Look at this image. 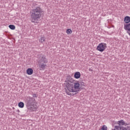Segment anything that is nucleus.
<instances>
[{
    "mask_svg": "<svg viewBox=\"0 0 130 130\" xmlns=\"http://www.w3.org/2000/svg\"><path fill=\"white\" fill-rule=\"evenodd\" d=\"M89 72H93V70H92L91 69H89Z\"/></svg>",
    "mask_w": 130,
    "mask_h": 130,
    "instance_id": "6ab92c4d",
    "label": "nucleus"
},
{
    "mask_svg": "<svg viewBox=\"0 0 130 130\" xmlns=\"http://www.w3.org/2000/svg\"><path fill=\"white\" fill-rule=\"evenodd\" d=\"M81 77V73L79 72H77L74 74V78L75 79H80Z\"/></svg>",
    "mask_w": 130,
    "mask_h": 130,
    "instance_id": "6e6552de",
    "label": "nucleus"
},
{
    "mask_svg": "<svg viewBox=\"0 0 130 130\" xmlns=\"http://www.w3.org/2000/svg\"><path fill=\"white\" fill-rule=\"evenodd\" d=\"M26 73L27 75H31L32 74H33V69L31 68H28L26 70Z\"/></svg>",
    "mask_w": 130,
    "mask_h": 130,
    "instance_id": "1a4fd4ad",
    "label": "nucleus"
},
{
    "mask_svg": "<svg viewBox=\"0 0 130 130\" xmlns=\"http://www.w3.org/2000/svg\"><path fill=\"white\" fill-rule=\"evenodd\" d=\"M9 27L11 30H15L16 29V26L14 25L10 24L9 25Z\"/></svg>",
    "mask_w": 130,
    "mask_h": 130,
    "instance_id": "f8f14e48",
    "label": "nucleus"
},
{
    "mask_svg": "<svg viewBox=\"0 0 130 130\" xmlns=\"http://www.w3.org/2000/svg\"><path fill=\"white\" fill-rule=\"evenodd\" d=\"M127 33L128 34V35L130 36V30H128L127 31Z\"/></svg>",
    "mask_w": 130,
    "mask_h": 130,
    "instance_id": "a211bd4d",
    "label": "nucleus"
},
{
    "mask_svg": "<svg viewBox=\"0 0 130 130\" xmlns=\"http://www.w3.org/2000/svg\"><path fill=\"white\" fill-rule=\"evenodd\" d=\"M117 123L119 124V126H115V128L113 130H129L128 127H120V125H124V124H125V122L123 120L118 121Z\"/></svg>",
    "mask_w": 130,
    "mask_h": 130,
    "instance_id": "20e7f679",
    "label": "nucleus"
},
{
    "mask_svg": "<svg viewBox=\"0 0 130 130\" xmlns=\"http://www.w3.org/2000/svg\"><path fill=\"white\" fill-rule=\"evenodd\" d=\"M124 22L126 24H128L130 22V17L129 16H126L124 19Z\"/></svg>",
    "mask_w": 130,
    "mask_h": 130,
    "instance_id": "9d476101",
    "label": "nucleus"
},
{
    "mask_svg": "<svg viewBox=\"0 0 130 130\" xmlns=\"http://www.w3.org/2000/svg\"><path fill=\"white\" fill-rule=\"evenodd\" d=\"M66 32L67 34H72L73 33V31L70 28H69L67 30Z\"/></svg>",
    "mask_w": 130,
    "mask_h": 130,
    "instance_id": "ddd939ff",
    "label": "nucleus"
},
{
    "mask_svg": "<svg viewBox=\"0 0 130 130\" xmlns=\"http://www.w3.org/2000/svg\"><path fill=\"white\" fill-rule=\"evenodd\" d=\"M45 41V37H41L40 40V42H41V43H43Z\"/></svg>",
    "mask_w": 130,
    "mask_h": 130,
    "instance_id": "4468645a",
    "label": "nucleus"
},
{
    "mask_svg": "<svg viewBox=\"0 0 130 130\" xmlns=\"http://www.w3.org/2000/svg\"><path fill=\"white\" fill-rule=\"evenodd\" d=\"M24 103H23V102H19L18 103V107L20 108H24Z\"/></svg>",
    "mask_w": 130,
    "mask_h": 130,
    "instance_id": "9b49d317",
    "label": "nucleus"
},
{
    "mask_svg": "<svg viewBox=\"0 0 130 130\" xmlns=\"http://www.w3.org/2000/svg\"><path fill=\"white\" fill-rule=\"evenodd\" d=\"M101 130H107V126L105 125H103Z\"/></svg>",
    "mask_w": 130,
    "mask_h": 130,
    "instance_id": "2eb2a0df",
    "label": "nucleus"
},
{
    "mask_svg": "<svg viewBox=\"0 0 130 130\" xmlns=\"http://www.w3.org/2000/svg\"><path fill=\"white\" fill-rule=\"evenodd\" d=\"M35 102H36L35 99L30 96H28L26 98L25 103H26L27 107H28V106H34V103H35Z\"/></svg>",
    "mask_w": 130,
    "mask_h": 130,
    "instance_id": "39448f33",
    "label": "nucleus"
},
{
    "mask_svg": "<svg viewBox=\"0 0 130 130\" xmlns=\"http://www.w3.org/2000/svg\"><path fill=\"white\" fill-rule=\"evenodd\" d=\"M32 98H34V99H35V98H37V97H38V95L36 94V93L32 94Z\"/></svg>",
    "mask_w": 130,
    "mask_h": 130,
    "instance_id": "f3484780",
    "label": "nucleus"
},
{
    "mask_svg": "<svg viewBox=\"0 0 130 130\" xmlns=\"http://www.w3.org/2000/svg\"><path fill=\"white\" fill-rule=\"evenodd\" d=\"M124 29L128 31H130V23L127 24H124Z\"/></svg>",
    "mask_w": 130,
    "mask_h": 130,
    "instance_id": "0eeeda50",
    "label": "nucleus"
},
{
    "mask_svg": "<svg viewBox=\"0 0 130 130\" xmlns=\"http://www.w3.org/2000/svg\"><path fill=\"white\" fill-rule=\"evenodd\" d=\"M85 85H86V84H85V83L80 82V88H82V87H85Z\"/></svg>",
    "mask_w": 130,
    "mask_h": 130,
    "instance_id": "dca6fc26",
    "label": "nucleus"
},
{
    "mask_svg": "<svg viewBox=\"0 0 130 130\" xmlns=\"http://www.w3.org/2000/svg\"><path fill=\"white\" fill-rule=\"evenodd\" d=\"M107 48V46L106 44L104 43H101L98 45L97 46L96 49L99 51H100L101 52H103L104 50H105V49Z\"/></svg>",
    "mask_w": 130,
    "mask_h": 130,
    "instance_id": "423d86ee",
    "label": "nucleus"
},
{
    "mask_svg": "<svg viewBox=\"0 0 130 130\" xmlns=\"http://www.w3.org/2000/svg\"><path fill=\"white\" fill-rule=\"evenodd\" d=\"M43 13V10L40 7H36L32 9L30 12V17L32 23H35L39 21L41 18V14Z\"/></svg>",
    "mask_w": 130,
    "mask_h": 130,
    "instance_id": "f03ea898",
    "label": "nucleus"
},
{
    "mask_svg": "<svg viewBox=\"0 0 130 130\" xmlns=\"http://www.w3.org/2000/svg\"><path fill=\"white\" fill-rule=\"evenodd\" d=\"M65 85L68 90H66V93L67 95H71V92H77L80 91V83L78 82H75L72 78L70 79H67L65 81Z\"/></svg>",
    "mask_w": 130,
    "mask_h": 130,
    "instance_id": "f257e3e1",
    "label": "nucleus"
},
{
    "mask_svg": "<svg viewBox=\"0 0 130 130\" xmlns=\"http://www.w3.org/2000/svg\"><path fill=\"white\" fill-rule=\"evenodd\" d=\"M47 62H48V61L47 59H46V56L43 55L39 60V67L40 71H44V70H45Z\"/></svg>",
    "mask_w": 130,
    "mask_h": 130,
    "instance_id": "7ed1b4c3",
    "label": "nucleus"
}]
</instances>
